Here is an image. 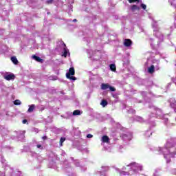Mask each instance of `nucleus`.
<instances>
[{
  "label": "nucleus",
  "instance_id": "8",
  "mask_svg": "<svg viewBox=\"0 0 176 176\" xmlns=\"http://www.w3.org/2000/svg\"><path fill=\"white\" fill-rule=\"evenodd\" d=\"M34 109H35V104L29 105V109L28 110V112L29 113L34 112Z\"/></svg>",
  "mask_w": 176,
  "mask_h": 176
},
{
  "label": "nucleus",
  "instance_id": "19",
  "mask_svg": "<svg viewBox=\"0 0 176 176\" xmlns=\"http://www.w3.org/2000/svg\"><path fill=\"white\" fill-rule=\"evenodd\" d=\"M129 3H134L135 2H139V0H128Z\"/></svg>",
  "mask_w": 176,
  "mask_h": 176
},
{
  "label": "nucleus",
  "instance_id": "11",
  "mask_svg": "<svg viewBox=\"0 0 176 176\" xmlns=\"http://www.w3.org/2000/svg\"><path fill=\"white\" fill-rule=\"evenodd\" d=\"M140 8H138V6H137V5H133L131 7V10L132 12H135V10H139Z\"/></svg>",
  "mask_w": 176,
  "mask_h": 176
},
{
  "label": "nucleus",
  "instance_id": "12",
  "mask_svg": "<svg viewBox=\"0 0 176 176\" xmlns=\"http://www.w3.org/2000/svg\"><path fill=\"white\" fill-rule=\"evenodd\" d=\"M110 69L113 72H116V65L115 64L110 65Z\"/></svg>",
  "mask_w": 176,
  "mask_h": 176
},
{
  "label": "nucleus",
  "instance_id": "5",
  "mask_svg": "<svg viewBox=\"0 0 176 176\" xmlns=\"http://www.w3.org/2000/svg\"><path fill=\"white\" fill-rule=\"evenodd\" d=\"M32 58H34V60H35L38 63H42V61H43L42 58H41L39 56H36V55H33Z\"/></svg>",
  "mask_w": 176,
  "mask_h": 176
},
{
  "label": "nucleus",
  "instance_id": "4",
  "mask_svg": "<svg viewBox=\"0 0 176 176\" xmlns=\"http://www.w3.org/2000/svg\"><path fill=\"white\" fill-rule=\"evenodd\" d=\"M75 75V68L74 67H70L69 69V72L66 73V78L68 76H74Z\"/></svg>",
  "mask_w": 176,
  "mask_h": 176
},
{
  "label": "nucleus",
  "instance_id": "14",
  "mask_svg": "<svg viewBox=\"0 0 176 176\" xmlns=\"http://www.w3.org/2000/svg\"><path fill=\"white\" fill-rule=\"evenodd\" d=\"M77 115H80V111H79V110L74 111L73 116H76Z\"/></svg>",
  "mask_w": 176,
  "mask_h": 176
},
{
  "label": "nucleus",
  "instance_id": "25",
  "mask_svg": "<svg viewBox=\"0 0 176 176\" xmlns=\"http://www.w3.org/2000/svg\"><path fill=\"white\" fill-rule=\"evenodd\" d=\"M42 139L44 140H47V136H43V137L42 138Z\"/></svg>",
  "mask_w": 176,
  "mask_h": 176
},
{
  "label": "nucleus",
  "instance_id": "6",
  "mask_svg": "<svg viewBox=\"0 0 176 176\" xmlns=\"http://www.w3.org/2000/svg\"><path fill=\"white\" fill-rule=\"evenodd\" d=\"M11 61H12L15 65H17V64H19V60H17V58H16V56H12V57H11Z\"/></svg>",
  "mask_w": 176,
  "mask_h": 176
},
{
  "label": "nucleus",
  "instance_id": "3",
  "mask_svg": "<svg viewBox=\"0 0 176 176\" xmlns=\"http://www.w3.org/2000/svg\"><path fill=\"white\" fill-rule=\"evenodd\" d=\"M133 45V41L129 38H126L124 41V45L126 46V47H130Z\"/></svg>",
  "mask_w": 176,
  "mask_h": 176
},
{
  "label": "nucleus",
  "instance_id": "9",
  "mask_svg": "<svg viewBox=\"0 0 176 176\" xmlns=\"http://www.w3.org/2000/svg\"><path fill=\"white\" fill-rule=\"evenodd\" d=\"M102 142H109V138L107 135H104L102 137Z\"/></svg>",
  "mask_w": 176,
  "mask_h": 176
},
{
  "label": "nucleus",
  "instance_id": "13",
  "mask_svg": "<svg viewBox=\"0 0 176 176\" xmlns=\"http://www.w3.org/2000/svg\"><path fill=\"white\" fill-rule=\"evenodd\" d=\"M14 105H21V101H20V100H15L14 101Z\"/></svg>",
  "mask_w": 176,
  "mask_h": 176
},
{
  "label": "nucleus",
  "instance_id": "22",
  "mask_svg": "<svg viewBox=\"0 0 176 176\" xmlns=\"http://www.w3.org/2000/svg\"><path fill=\"white\" fill-rule=\"evenodd\" d=\"M36 147L38 148L39 149H43V147H42V145L41 144H37Z\"/></svg>",
  "mask_w": 176,
  "mask_h": 176
},
{
  "label": "nucleus",
  "instance_id": "27",
  "mask_svg": "<svg viewBox=\"0 0 176 176\" xmlns=\"http://www.w3.org/2000/svg\"><path fill=\"white\" fill-rule=\"evenodd\" d=\"M45 110V108H41V111H44Z\"/></svg>",
  "mask_w": 176,
  "mask_h": 176
},
{
  "label": "nucleus",
  "instance_id": "18",
  "mask_svg": "<svg viewBox=\"0 0 176 176\" xmlns=\"http://www.w3.org/2000/svg\"><path fill=\"white\" fill-rule=\"evenodd\" d=\"M54 0H47L46 3L47 5H52L53 3Z\"/></svg>",
  "mask_w": 176,
  "mask_h": 176
},
{
  "label": "nucleus",
  "instance_id": "23",
  "mask_svg": "<svg viewBox=\"0 0 176 176\" xmlns=\"http://www.w3.org/2000/svg\"><path fill=\"white\" fill-rule=\"evenodd\" d=\"M87 138H93V135H91V134H88V135H87Z\"/></svg>",
  "mask_w": 176,
  "mask_h": 176
},
{
  "label": "nucleus",
  "instance_id": "21",
  "mask_svg": "<svg viewBox=\"0 0 176 176\" xmlns=\"http://www.w3.org/2000/svg\"><path fill=\"white\" fill-rule=\"evenodd\" d=\"M173 108H174L175 109H176V101H175V104L174 103H172L171 104Z\"/></svg>",
  "mask_w": 176,
  "mask_h": 176
},
{
  "label": "nucleus",
  "instance_id": "1",
  "mask_svg": "<svg viewBox=\"0 0 176 176\" xmlns=\"http://www.w3.org/2000/svg\"><path fill=\"white\" fill-rule=\"evenodd\" d=\"M100 87L102 90H107V89H109L110 91H116V89L113 87H111L108 83H102Z\"/></svg>",
  "mask_w": 176,
  "mask_h": 176
},
{
  "label": "nucleus",
  "instance_id": "15",
  "mask_svg": "<svg viewBox=\"0 0 176 176\" xmlns=\"http://www.w3.org/2000/svg\"><path fill=\"white\" fill-rule=\"evenodd\" d=\"M64 141H65V138H60L59 141L60 146H63V144H64Z\"/></svg>",
  "mask_w": 176,
  "mask_h": 176
},
{
  "label": "nucleus",
  "instance_id": "7",
  "mask_svg": "<svg viewBox=\"0 0 176 176\" xmlns=\"http://www.w3.org/2000/svg\"><path fill=\"white\" fill-rule=\"evenodd\" d=\"M148 74H153L155 72V65H152L148 69Z\"/></svg>",
  "mask_w": 176,
  "mask_h": 176
},
{
  "label": "nucleus",
  "instance_id": "20",
  "mask_svg": "<svg viewBox=\"0 0 176 176\" xmlns=\"http://www.w3.org/2000/svg\"><path fill=\"white\" fill-rule=\"evenodd\" d=\"M140 6L142 9H144V10H145L146 9V5H145L144 3H142Z\"/></svg>",
  "mask_w": 176,
  "mask_h": 176
},
{
  "label": "nucleus",
  "instance_id": "24",
  "mask_svg": "<svg viewBox=\"0 0 176 176\" xmlns=\"http://www.w3.org/2000/svg\"><path fill=\"white\" fill-rule=\"evenodd\" d=\"M27 120L26 119H25V120H23V121H22V123H23V124H25V123H27Z\"/></svg>",
  "mask_w": 176,
  "mask_h": 176
},
{
  "label": "nucleus",
  "instance_id": "10",
  "mask_svg": "<svg viewBox=\"0 0 176 176\" xmlns=\"http://www.w3.org/2000/svg\"><path fill=\"white\" fill-rule=\"evenodd\" d=\"M100 105H102L103 108H105V107L108 105V101H107V100H102L100 102Z\"/></svg>",
  "mask_w": 176,
  "mask_h": 176
},
{
  "label": "nucleus",
  "instance_id": "2",
  "mask_svg": "<svg viewBox=\"0 0 176 176\" xmlns=\"http://www.w3.org/2000/svg\"><path fill=\"white\" fill-rule=\"evenodd\" d=\"M16 76H14L13 74L4 76V79H6V80H14Z\"/></svg>",
  "mask_w": 176,
  "mask_h": 176
},
{
  "label": "nucleus",
  "instance_id": "17",
  "mask_svg": "<svg viewBox=\"0 0 176 176\" xmlns=\"http://www.w3.org/2000/svg\"><path fill=\"white\" fill-rule=\"evenodd\" d=\"M68 54V51H67V49L64 48V53H63V55L65 57H67Z\"/></svg>",
  "mask_w": 176,
  "mask_h": 176
},
{
  "label": "nucleus",
  "instance_id": "16",
  "mask_svg": "<svg viewBox=\"0 0 176 176\" xmlns=\"http://www.w3.org/2000/svg\"><path fill=\"white\" fill-rule=\"evenodd\" d=\"M67 79H70L71 80H76V77L75 76H69L68 77H66Z\"/></svg>",
  "mask_w": 176,
  "mask_h": 176
},
{
  "label": "nucleus",
  "instance_id": "26",
  "mask_svg": "<svg viewBox=\"0 0 176 176\" xmlns=\"http://www.w3.org/2000/svg\"><path fill=\"white\" fill-rule=\"evenodd\" d=\"M73 21H74V22H76V21H78V20L74 19Z\"/></svg>",
  "mask_w": 176,
  "mask_h": 176
}]
</instances>
